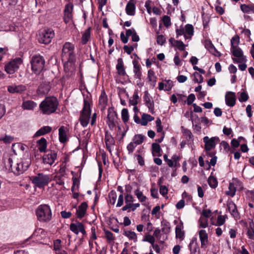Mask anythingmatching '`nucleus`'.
I'll return each instance as SVG.
<instances>
[{"label": "nucleus", "instance_id": "obj_1", "mask_svg": "<svg viewBox=\"0 0 254 254\" xmlns=\"http://www.w3.org/2000/svg\"><path fill=\"white\" fill-rule=\"evenodd\" d=\"M27 149V146L23 143H13L10 150L3 156V163L6 169L16 175L27 170L31 162Z\"/></svg>", "mask_w": 254, "mask_h": 254}, {"label": "nucleus", "instance_id": "obj_2", "mask_svg": "<svg viewBox=\"0 0 254 254\" xmlns=\"http://www.w3.org/2000/svg\"><path fill=\"white\" fill-rule=\"evenodd\" d=\"M59 103L57 99L54 97H49L45 98L39 105L42 114L50 115L56 111Z\"/></svg>", "mask_w": 254, "mask_h": 254}, {"label": "nucleus", "instance_id": "obj_3", "mask_svg": "<svg viewBox=\"0 0 254 254\" xmlns=\"http://www.w3.org/2000/svg\"><path fill=\"white\" fill-rule=\"evenodd\" d=\"M36 215L38 220L42 222H48L52 218L51 208L48 204H41L36 210Z\"/></svg>", "mask_w": 254, "mask_h": 254}, {"label": "nucleus", "instance_id": "obj_4", "mask_svg": "<svg viewBox=\"0 0 254 254\" xmlns=\"http://www.w3.org/2000/svg\"><path fill=\"white\" fill-rule=\"evenodd\" d=\"M74 51V46L73 44L70 42L65 43L62 49V60L66 61L68 63H72L75 59Z\"/></svg>", "mask_w": 254, "mask_h": 254}, {"label": "nucleus", "instance_id": "obj_5", "mask_svg": "<svg viewBox=\"0 0 254 254\" xmlns=\"http://www.w3.org/2000/svg\"><path fill=\"white\" fill-rule=\"evenodd\" d=\"M31 69L36 74H39L43 69L45 65V60L42 56L35 55L30 61Z\"/></svg>", "mask_w": 254, "mask_h": 254}, {"label": "nucleus", "instance_id": "obj_6", "mask_svg": "<svg viewBox=\"0 0 254 254\" xmlns=\"http://www.w3.org/2000/svg\"><path fill=\"white\" fill-rule=\"evenodd\" d=\"M91 115L90 105L88 100H84V107L80 114L79 121L83 127H86L89 122Z\"/></svg>", "mask_w": 254, "mask_h": 254}, {"label": "nucleus", "instance_id": "obj_7", "mask_svg": "<svg viewBox=\"0 0 254 254\" xmlns=\"http://www.w3.org/2000/svg\"><path fill=\"white\" fill-rule=\"evenodd\" d=\"M203 141L204 143L205 150L207 155L210 157L214 155L215 153L213 150L218 141V138L217 137L209 138L208 136H206L203 137Z\"/></svg>", "mask_w": 254, "mask_h": 254}, {"label": "nucleus", "instance_id": "obj_8", "mask_svg": "<svg viewBox=\"0 0 254 254\" xmlns=\"http://www.w3.org/2000/svg\"><path fill=\"white\" fill-rule=\"evenodd\" d=\"M51 181L50 175L39 173L37 175L33 177L32 183L39 188H42L47 186Z\"/></svg>", "mask_w": 254, "mask_h": 254}, {"label": "nucleus", "instance_id": "obj_9", "mask_svg": "<svg viewBox=\"0 0 254 254\" xmlns=\"http://www.w3.org/2000/svg\"><path fill=\"white\" fill-rule=\"evenodd\" d=\"M55 36L53 29H48L40 32L38 35V41L40 43L44 44H49Z\"/></svg>", "mask_w": 254, "mask_h": 254}, {"label": "nucleus", "instance_id": "obj_10", "mask_svg": "<svg viewBox=\"0 0 254 254\" xmlns=\"http://www.w3.org/2000/svg\"><path fill=\"white\" fill-rule=\"evenodd\" d=\"M22 62L23 61L20 58H16L11 60L5 65V71L8 74L14 73L18 69Z\"/></svg>", "mask_w": 254, "mask_h": 254}, {"label": "nucleus", "instance_id": "obj_11", "mask_svg": "<svg viewBox=\"0 0 254 254\" xmlns=\"http://www.w3.org/2000/svg\"><path fill=\"white\" fill-rule=\"evenodd\" d=\"M117 120V115L116 112L112 108H109L108 110V116L107 123L111 129L116 126V123Z\"/></svg>", "mask_w": 254, "mask_h": 254}, {"label": "nucleus", "instance_id": "obj_12", "mask_svg": "<svg viewBox=\"0 0 254 254\" xmlns=\"http://www.w3.org/2000/svg\"><path fill=\"white\" fill-rule=\"evenodd\" d=\"M231 52L233 55L235 57L233 59L234 62L236 63H246L247 60L241 48L235 49L232 50Z\"/></svg>", "mask_w": 254, "mask_h": 254}, {"label": "nucleus", "instance_id": "obj_13", "mask_svg": "<svg viewBox=\"0 0 254 254\" xmlns=\"http://www.w3.org/2000/svg\"><path fill=\"white\" fill-rule=\"evenodd\" d=\"M57 157V154L55 151H50L43 157V163L45 164L52 165Z\"/></svg>", "mask_w": 254, "mask_h": 254}, {"label": "nucleus", "instance_id": "obj_14", "mask_svg": "<svg viewBox=\"0 0 254 254\" xmlns=\"http://www.w3.org/2000/svg\"><path fill=\"white\" fill-rule=\"evenodd\" d=\"M26 90V86L23 84H13L7 86V91L11 94H21Z\"/></svg>", "mask_w": 254, "mask_h": 254}, {"label": "nucleus", "instance_id": "obj_15", "mask_svg": "<svg viewBox=\"0 0 254 254\" xmlns=\"http://www.w3.org/2000/svg\"><path fill=\"white\" fill-rule=\"evenodd\" d=\"M70 230L75 234L81 232L83 235L86 234V231L83 224L80 222L71 223L70 225Z\"/></svg>", "mask_w": 254, "mask_h": 254}, {"label": "nucleus", "instance_id": "obj_16", "mask_svg": "<svg viewBox=\"0 0 254 254\" xmlns=\"http://www.w3.org/2000/svg\"><path fill=\"white\" fill-rule=\"evenodd\" d=\"M199 238L201 243V248L206 249L208 243V234L205 230L201 229L198 231Z\"/></svg>", "mask_w": 254, "mask_h": 254}, {"label": "nucleus", "instance_id": "obj_17", "mask_svg": "<svg viewBox=\"0 0 254 254\" xmlns=\"http://www.w3.org/2000/svg\"><path fill=\"white\" fill-rule=\"evenodd\" d=\"M73 6L70 4H66L64 10V21L66 23L72 22Z\"/></svg>", "mask_w": 254, "mask_h": 254}, {"label": "nucleus", "instance_id": "obj_18", "mask_svg": "<svg viewBox=\"0 0 254 254\" xmlns=\"http://www.w3.org/2000/svg\"><path fill=\"white\" fill-rule=\"evenodd\" d=\"M143 100L145 102V105L148 107L149 112L153 114L154 111V102L152 100L148 91H145L143 96Z\"/></svg>", "mask_w": 254, "mask_h": 254}, {"label": "nucleus", "instance_id": "obj_19", "mask_svg": "<svg viewBox=\"0 0 254 254\" xmlns=\"http://www.w3.org/2000/svg\"><path fill=\"white\" fill-rule=\"evenodd\" d=\"M226 104L229 107H232L236 104V95L234 92L228 91L225 95Z\"/></svg>", "mask_w": 254, "mask_h": 254}, {"label": "nucleus", "instance_id": "obj_20", "mask_svg": "<svg viewBox=\"0 0 254 254\" xmlns=\"http://www.w3.org/2000/svg\"><path fill=\"white\" fill-rule=\"evenodd\" d=\"M173 82L171 80H165L158 83V89L169 91L173 86Z\"/></svg>", "mask_w": 254, "mask_h": 254}, {"label": "nucleus", "instance_id": "obj_21", "mask_svg": "<svg viewBox=\"0 0 254 254\" xmlns=\"http://www.w3.org/2000/svg\"><path fill=\"white\" fill-rule=\"evenodd\" d=\"M67 129L64 126H62L59 129V140L62 143H64L68 140Z\"/></svg>", "mask_w": 254, "mask_h": 254}, {"label": "nucleus", "instance_id": "obj_22", "mask_svg": "<svg viewBox=\"0 0 254 254\" xmlns=\"http://www.w3.org/2000/svg\"><path fill=\"white\" fill-rule=\"evenodd\" d=\"M135 3L134 0H130L127 4L126 11L127 15L133 16L135 14Z\"/></svg>", "mask_w": 254, "mask_h": 254}, {"label": "nucleus", "instance_id": "obj_23", "mask_svg": "<svg viewBox=\"0 0 254 254\" xmlns=\"http://www.w3.org/2000/svg\"><path fill=\"white\" fill-rule=\"evenodd\" d=\"M227 207L229 212L235 219L239 217V213L237 210L236 205L232 201H228Z\"/></svg>", "mask_w": 254, "mask_h": 254}, {"label": "nucleus", "instance_id": "obj_24", "mask_svg": "<svg viewBox=\"0 0 254 254\" xmlns=\"http://www.w3.org/2000/svg\"><path fill=\"white\" fill-rule=\"evenodd\" d=\"M132 64L133 65V71L134 73V77L140 80L142 76L140 65L138 62L135 60L132 61Z\"/></svg>", "mask_w": 254, "mask_h": 254}, {"label": "nucleus", "instance_id": "obj_25", "mask_svg": "<svg viewBox=\"0 0 254 254\" xmlns=\"http://www.w3.org/2000/svg\"><path fill=\"white\" fill-rule=\"evenodd\" d=\"M189 248L191 254H194L199 251V246L196 237H194L191 239Z\"/></svg>", "mask_w": 254, "mask_h": 254}, {"label": "nucleus", "instance_id": "obj_26", "mask_svg": "<svg viewBox=\"0 0 254 254\" xmlns=\"http://www.w3.org/2000/svg\"><path fill=\"white\" fill-rule=\"evenodd\" d=\"M227 218V216L226 215H219L217 216L216 220L213 218H211V224L214 226H222L225 223Z\"/></svg>", "mask_w": 254, "mask_h": 254}, {"label": "nucleus", "instance_id": "obj_27", "mask_svg": "<svg viewBox=\"0 0 254 254\" xmlns=\"http://www.w3.org/2000/svg\"><path fill=\"white\" fill-rule=\"evenodd\" d=\"M87 204L86 202H82L76 209V215L78 218H82L86 213Z\"/></svg>", "mask_w": 254, "mask_h": 254}, {"label": "nucleus", "instance_id": "obj_28", "mask_svg": "<svg viewBox=\"0 0 254 254\" xmlns=\"http://www.w3.org/2000/svg\"><path fill=\"white\" fill-rule=\"evenodd\" d=\"M185 39L190 40L193 35V27L192 25L187 24L185 27Z\"/></svg>", "mask_w": 254, "mask_h": 254}, {"label": "nucleus", "instance_id": "obj_29", "mask_svg": "<svg viewBox=\"0 0 254 254\" xmlns=\"http://www.w3.org/2000/svg\"><path fill=\"white\" fill-rule=\"evenodd\" d=\"M116 69L117 72L120 76L126 75V72L124 66V63L122 59H119L118 60V63L116 65Z\"/></svg>", "mask_w": 254, "mask_h": 254}, {"label": "nucleus", "instance_id": "obj_30", "mask_svg": "<svg viewBox=\"0 0 254 254\" xmlns=\"http://www.w3.org/2000/svg\"><path fill=\"white\" fill-rule=\"evenodd\" d=\"M47 140L45 138L42 137L37 141V147L41 152H45L47 149Z\"/></svg>", "mask_w": 254, "mask_h": 254}, {"label": "nucleus", "instance_id": "obj_31", "mask_svg": "<svg viewBox=\"0 0 254 254\" xmlns=\"http://www.w3.org/2000/svg\"><path fill=\"white\" fill-rule=\"evenodd\" d=\"M123 235L127 237L129 241H132L134 243L137 241V236L136 234L131 230H125Z\"/></svg>", "mask_w": 254, "mask_h": 254}, {"label": "nucleus", "instance_id": "obj_32", "mask_svg": "<svg viewBox=\"0 0 254 254\" xmlns=\"http://www.w3.org/2000/svg\"><path fill=\"white\" fill-rule=\"evenodd\" d=\"M108 98L104 91L101 92L99 99V104L103 109H104L107 105Z\"/></svg>", "mask_w": 254, "mask_h": 254}, {"label": "nucleus", "instance_id": "obj_33", "mask_svg": "<svg viewBox=\"0 0 254 254\" xmlns=\"http://www.w3.org/2000/svg\"><path fill=\"white\" fill-rule=\"evenodd\" d=\"M37 106V104L33 101L27 100L23 101L22 107L24 110H32Z\"/></svg>", "mask_w": 254, "mask_h": 254}, {"label": "nucleus", "instance_id": "obj_34", "mask_svg": "<svg viewBox=\"0 0 254 254\" xmlns=\"http://www.w3.org/2000/svg\"><path fill=\"white\" fill-rule=\"evenodd\" d=\"M182 132L185 138L188 140L190 143H191L193 140V135H192L191 131L187 128H184L182 127Z\"/></svg>", "mask_w": 254, "mask_h": 254}, {"label": "nucleus", "instance_id": "obj_35", "mask_svg": "<svg viewBox=\"0 0 254 254\" xmlns=\"http://www.w3.org/2000/svg\"><path fill=\"white\" fill-rule=\"evenodd\" d=\"M183 224L182 222L178 224L176 227V237L181 240H183L184 237V232L183 231Z\"/></svg>", "mask_w": 254, "mask_h": 254}, {"label": "nucleus", "instance_id": "obj_36", "mask_svg": "<svg viewBox=\"0 0 254 254\" xmlns=\"http://www.w3.org/2000/svg\"><path fill=\"white\" fill-rule=\"evenodd\" d=\"M46 232L42 228H38L35 230L33 235H32V238L37 237L38 240L41 239H43L46 236Z\"/></svg>", "mask_w": 254, "mask_h": 254}, {"label": "nucleus", "instance_id": "obj_37", "mask_svg": "<svg viewBox=\"0 0 254 254\" xmlns=\"http://www.w3.org/2000/svg\"><path fill=\"white\" fill-rule=\"evenodd\" d=\"M91 28L89 27L86 29L82 35L81 43L83 45L86 44L90 38Z\"/></svg>", "mask_w": 254, "mask_h": 254}, {"label": "nucleus", "instance_id": "obj_38", "mask_svg": "<svg viewBox=\"0 0 254 254\" xmlns=\"http://www.w3.org/2000/svg\"><path fill=\"white\" fill-rule=\"evenodd\" d=\"M52 130V128L49 126H44L40 128L38 131H36L34 136H40L46 134L50 132Z\"/></svg>", "mask_w": 254, "mask_h": 254}, {"label": "nucleus", "instance_id": "obj_39", "mask_svg": "<svg viewBox=\"0 0 254 254\" xmlns=\"http://www.w3.org/2000/svg\"><path fill=\"white\" fill-rule=\"evenodd\" d=\"M154 118L151 115L143 114L141 117L140 124L142 126H146L148 122L153 121Z\"/></svg>", "mask_w": 254, "mask_h": 254}, {"label": "nucleus", "instance_id": "obj_40", "mask_svg": "<svg viewBox=\"0 0 254 254\" xmlns=\"http://www.w3.org/2000/svg\"><path fill=\"white\" fill-rule=\"evenodd\" d=\"M191 122L193 130L196 132L200 131L201 127L199 123V118L198 116H196V119H192Z\"/></svg>", "mask_w": 254, "mask_h": 254}, {"label": "nucleus", "instance_id": "obj_41", "mask_svg": "<svg viewBox=\"0 0 254 254\" xmlns=\"http://www.w3.org/2000/svg\"><path fill=\"white\" fill-rule=\"evenodd\" d=\"M240 42V38L238 35H236L231 40V50L239 48L238 47Z\"/></svg>", "mask_w": 254, "mask_h": 254}, {"label": "nucleus", "instance_id": "obj_42", "mask_svg": "<svg viewBox=\"0 0 254 254\" xmlns=\"http://www.w3.org/2000/svg\"><path fill=\"white\" fill-rule=\"evenodd\" d=\"M241 9L244 13H254V5H247L245 4L241 5Z\"/></svg>", "mask_w": 254, "mask_h": 254}, {"label": "nucleus", "instance_id": "obj_43", "mask_svg": "<svg viewBox=\"0 0 254 254\" xmlns=\"http://www.w3.org/2000/svg\"><path fill=\"white\" fill-rule=\"evenodd\" d=\"M14 140V137L11 135L4 134L0 136V141L5 144H9Z\"/></svg>", "mask_w": 254, "mask_h": 254}, {"label": "nucleus", "instance_id": "obj_44", "mask_svg": "<svg viewBox=\"0 0 254 254\" xmlns=\"http://www.w3.org/2000/svg\"><path fill=\"white\" fill-rule=\"evenodd\" d=\"M105 237L109 244H113L115 240V237L114 236L113 234L108 230L104 231Z\"/></svg>", "mask_w": 254, "mask_h": 254}, {"label": "nucleus", "instance_id": "obj_45", "mask_svg": "<svg viewBox=\"0 0 254 254\" xmlns=\"http://www.w3.org/2000/svg\"><path fill=\"white\" fill-rule=\"evenodd\" d=\"M156 76H155V73L152 69H149L148 71L147 79L149 81L151 82L153 84V86H154L156 84Z\"/></svg>", "mask_w": 254, "mask_h": 254}, {"label": "nucleus", "instance_id": "obj_46", "mask_svg": "<svg viewBox=\"0 0 254 254\" xmlns=\"http://www.w3.org/2000/svg\"><path fill=\"white\" fill-rule=\"evenodd\" d=\"M139 97L137 90L134 92L133 96L129 99V103L130 105H137Z\"/></svg>", "mask_w": 254, "mask_h": 254}, {"label": "nucleus", "instance_id": "obj_47", "mask_svg": "<svg viewBox=\"0 0 254 254\" xmlns=\"http://www.w3.org/2000/svg\"><path fill=\"white\" fill-rule=\"evenodd\" d=\"M134 194L140 202L143 203L146 201V197L143 195L142 192L139 189H137L135 190Z\"/></svg>", "mask_w": 254, "mask_h": 254}, {"label": "nucleus", "instance_id": "obj_48", "mask_svg": "<svg viewBox=\"0 0 254 254\" xmlns=\"http://www.w3.org/2000/svg\"><path fill=\"white\" fill-rule=\"evenodd\" d=\"M247 235L249 239H254V223L253 221L250 223V227L248 229Z\"/></svg>", "mask_w": 254, "mask_h": 254}, {"label": "nucleus", "instance_id": "obj_49", "mask_svg": "<svg viewBox=\"0 0 254 254\" xmlns=\"http://www.w3.org/2000/svg\"><path fill=\"white\" fill-rule=\"evenodd\" d=\"M142 241V242H147L149 243L151 245L155 243V238L153 235H151L148 233L145 234Z\"/></svg>", "mask_w": 254, "mask_h": 254}, {"label": "nucleus", "instance_id": "obj_50", "mask_svg": "<svg viewBox=\"0 0 254 254\" xmlns=\"http://www.w3.org/2000/svg\"><path fill=\"white\" fill-rule=\"evenodd\" d=\"M161 149L159 144L153 143L152 144V152L153 156L160 155Z\"/></svg>", "mask_w": 254, "mask_h": 254}, {"label": "nucleus", "instance_id": "obj_51", "mask_svg": "<svg viewBox=\"0 0 254 254\" xmlns=\"http://www.w3.org/2000/svg\"><path fill=\"white\" fill-rule=\"evenodd\" d=\"M208 225L207 218L205 217H200L198 222V227L199 228H205Z\"/></svg>", "mask_w": 254, "mask_h": 254}, {"label": "nucleus", "instance_id": "obj_52", "mask_svg": "<svg viewBox=\"0 0 254 254\" xmlns=\"http://www.w3.org/2000/svg\"><path fill=\"white\" fill-rule=\"evenodd\" d=\"M236 189L235 186L230 182L229 183L228 190L226 191V194L227 195L233 197L236 193Z\"/></svg>", "mask_w": 254, "mask_h": 254}, {"label": "nucleus", "instance_id": "obj_53", "mask_svg": "<svg viewBox=\"0 0 254 254\" xmlns=\"http://www.w3.org/2000/svg\"><path fill=\"white\" fill-rule=\"evenodd\" d=\"M144 136L141 134H136L133 137L132 141L136 145L141 144L144 141Z\"/></svg>", "mask_w": 254, "mask_h": 254}, {"label": "nucleus", "instance_id": "obj_54", "mask_svg": "<svg viewBox=\"0 0 254 254\" xmlns=\"http://www.w3.org/2000/svg\"><path fill=\"white\" fill-rule=\"evenodd\" d=\"M161 224L162 231L165 234L169 233L170 231V223L167 221H162Z\"/></svg>", "mask_w": 254, "mask_h": 254}, {"label": "nucleus", "instance_id": "obj_55", "mask_svg": "<svg viewBox=\"0 0 254 254\" xmlns=\"http://www.w3.org/2000/svg\"><path fill=\"white\" fill-rule=\"evenodd\" d=\"M208 183L209 186L212 188H216L218 183L216 179L213 176H210L208 179Z\"/></svg>", "mask_w": 254, "mask_h": 254}, {"label": "nucleus", "instance_id": "obj_56", "mask_svg": "<svg viewBox=\"0 0 254 254\" xmlns=\"http://www.w3.org/2000/svg\"><path fill=\"white\" fill-rule=\"evenodd\" d=\"M234 186L236 189H243V184L238 179L233 178L231 182Z\"/></svg>", "mask_w": 254, "mask_h": 254}, {"label": "nucleus", "instance_id": "obj_57", "mask_svg": "<svg viewBox=\"0 0 254 254\" xmlns=\"http://www.w3.org/2000/svg\"><path fill=\"white\" fill-rule=\"evenodd\" d=\"M173 46L176 47L180 51H184L186 45L181 41H175V43H172Z\"/></svg>", "mask_w": 254, "mask_h": 254}, {"label": "nucleus", "instance_id": "obj_58", "mask_svg": "<svg viewBox=\"0 0 254 254\" xmlns=\"http://www.w3.org/2000/svg\"><path fill=\"white\" fill-rule=\"evenodd\" d=\"M122 119L124 123L127 122L128 120V112L127 109L126 108H124L122 111Z\"/></svg>", "mask_w": 254, "mask_h": 254}, {"label": "nucleus", "instance_id": "obj_59", "mask_svg": "<svg viewBox=\"0 0 254 254\" xmlns=\"http://www.w3.org/2000/svg\"><path fill=\"white\" fill-rule=\"evenodd\" d=\"M105 141L106 145H113L114 140L111 135L106 133L105 137Z\"/></svg>", "mask_w": 254, "mask_h": 254}, {"label": "nucleus", "instance_id": "obj_60", "mask_svg": "<svg viewBox=\"0 0 254 254\" xmlns=\"http://www.w3.org/2000/svg\"><path fill=\"white\" fill-rule=\"evenodd\" d=\"M193 80L196 83H201L203 82V77L199 73L197 72H195L193 73Z\"/></svg>", "mask_w": 254, "mask_h": 254}, {"label": "nucleus", "instance_id": "obj_61", "mask_svg": "<svg viewBox=\"0 0 254 254\" xmlns=\"http://www.w3.org/2000/svg\"><path fill=\"white\" fill-rule=\"evenodd\" d=\"M156 130L158 132H161L163 130V127L161 125L160 119L157 118L155 121Z\"/></svg>", "mask_w": 254, "mask_h": 254}, {"label": "nucleus", "instance_id": "obj_62", "mask_svg": "<svg viewBox=\"0 0 254 254\" xmlns=\"http://www.w3.org/2000/svg\"><path fill=\"white\" fill-rule=\"evenodd\" d=\"M61 241L59 239H57L54 242V249L55 251L58 252L61 250Z\"/></svg>", "mask_w": 254, "mask_h": 254}, {"label": "nucleus", "instance_id": "obj_63", "mask_svg": "<svg viewBox=\"0 0 254 254\" xmlns=\"http://www.w3.org/2000/svg\"><path fill=\"white\" fill-rule=\"evenodd\" d=\"M109 197L110 203L114 204L117 198L116 193L115 192H111L109 194Z\"/></svg>", "mask_w": 254, "mask_h": 254}, {"label": "nucleus", "instance_id": "obj_64", "mask_svg": "<svg viewBox=\"0 0 254 254\" xmlns=\"http://www.w3.org/2000/svg\"><path fill=\"white\" fill-rule=\"evenodd\" d=\"M137 145H136L135 143H134V142L132 141V142H130L127 146V149L129 153H131L133 152L135 148Z\"/></svg>", "mask_w": 254, "mask_h": 254}]
</instances>
